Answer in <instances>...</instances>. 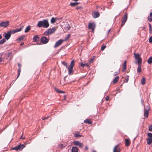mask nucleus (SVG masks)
Instances as JSON below:
<instances>
[{
  "mask_svg": "<svg viewBox=\"0 0 152 152\" xmlns=\"http://www.w3.org/2000/svg\"><path fill=\"white\" fill-rule=\"evenodd\" d=\"M49 25L48 20L44 19L42 20L39 21L38 22L37 26L39 28L43 27L47 28L49 26Z\"/></svg>",
  "mask_w": 152,
  "mask_h": 152,
  "instance_id": "obj_1",
  "label": "nucleus"
},
{
  "mask_svg": "<svg viewBox=\"0 0 152 152\" xmlns=\"http://www.w3.org/2000/svg\"><path fill=\"white\" fill-rule=\"evenodd\" d=\"M56 31V29L55 27H53L51 28L47 29L44 33V34L46 36H48L54 33Z\"/></svg>",
  "mask_w": 152,
  "mask_h": 152,
  "instance_id": "obj_2",
  "label": "nucleus"
},
{
  "mask_svg": "<svg viewBox=\"0 0 152 152\" xmlns=\"http://www.w3.org/2000/svg\"><path fill=\"white\" fill-rule=\"evenodd\" d=\"M23 28V26H22L20 28H18L16 29H12L10 31L9 33H10L11 34H13L15 33L21 31Z\"/></svg>",
  "mask_w": 152,
  "mask_h": 152,
  "instance_id": "obj_3",
  "label": "nucleus"
},
{
  "mask_svg": "<svg viewBox=\"0 0 152 152\" xmlns=\"http://www.w3.org/2000/svg\"><path fill=\"white\" fill-rule=\"evenodd\" d=\"M25 145H24L23 144H20L17 146L14 147L13 148V149L16 151H18V150L21 151L25 147Z\"/></svg>",
  "mask_w": 152,
  "mask_h": 152,
  "instance_id": "obj_4",
  "label": "nucleus"
},
{
  "mask_svg": "<svg viewBox=\"0 0 152 152\" xmlns=\"http://www.w3.org/2000/svg\"><path fill=\"white\" fill-rule=\"evenodd\" d=\"M123 18L124 19L122 20V23L121 25V26H124L128 18V14L127 13H125L123 16Z\"/></svg>",
  "mask_w": 152,
  "mask_h": 152,
  "instance_id": "obj_5",
  "label": "nucleus"
},
{
  "mask_svg": "<svg viewBox=\"0 0 152 152\" xmlns=\"http://www.w3.org/2000/svg\"><path fill=\"white\" fill-rule=\"evenodd\" d=\"M49 40V38H48L45 37L43 36L41 37V41L44 44H46L48 42Z\"/></svg>",
  "mask_w": 152,
  "mask_h": 152,
  "instance_id": "obj_6",
  "label": "nucleus"
},
{
  "mask_svg": "<svg viewBox=\"0 0 152 152\" xmlns=\"http://www.w3.org/2000/svg\"><path fill=\"white\" fill-rule=\"evenodd\" d=\"M9 25V22L8 21L2 22L0 23V26L1 27H6Z\"/></svg>",
  "mask_w": 152,
  "mask_h": 152,
  "instance_id": "obj_7",
  "label": "nucleus"
},
{
  "mask_svg": "<svg viewBox=\"0 0 152 152\" xmlns=\"http://www.w3.org/2000/svg\"><path fill=\"white\" fill-rule=\"evenodd\" d=\"M73 143L75 145L78 146L80 148H83V145L82 143L78 141H74L73 142Z\"/></svg>",
  "mask_w": 152,
  "mask_h": 152,
  "instance_id": "obj_8",
  "label": "nucleus"
},
{
  "mask_svg": "<svg viewBox=\"0 0 152 152\" xmlns=\"http://www.w3.org/2000/svg\"><path fill=\"white\" fill-rule=\"evenodd\" d=\"M3 35L4 36L5 38L7 40H8V39L10 38L11 34L9 31H7V33L4 32L3 34Z\"/></svg>",
  "mask_w": 152,
  "mask_h": 152,
  "instance_id": "obj_9",
  "label": "nucleus"
},
{
  "mask_svg": "<svg viewBox=\"0 0 152 152\" xmlns=\"http://www.w3.org/2000/svg\"><path fill=\"white\" fill-rule=\"evenodd\" d=\"M63 41H64V40L63 39H61L58 40L55 43V44L54 46V47L55 48H56L58 46L63 42Z\"/></svg>",
  "mask_w": 152,
  "mask_h": 152,
  "instance_id": "obj_10",
  "label": "nucleus"
},
{
  "mask_svg": "<svg viewBox=\"0 0 152 152\" xmlns=\"http://www.w3.org/2000/svg\"><path fill=\"white\" fill-rule=\"evenodd\" d=\"M92 15L94 18H98L100 16V14L99 12L97 11H95L92 14Z\"/></svg>",
  "mask_w": 152,
  "mask_h": 152,
  "instance_id": "obj_11",
  "label": "nucleus"
},
{
  "mask_svg": "<svg viewBox=\"0 0 152 152\" xmlns=\"http://www.w3.org/2000/svg\"><path fill=\"white\" fill-rule=\"evenodd\" d=\"M68 70V74L69 75H72L73 73V68L72 67H67V68Z\"/></svg>",
  "mask_w": 152,
  "mask_h": 152,
  "instance_id": "obj_12",
  "label": "nucleus"
},
{
  "mask_svg": "<svg viewBox=\"0 0 152 152\" xmlns=\"http://www.w3.org/2000/svg\"><path fill=\"white\" fill-rule=\"evenodd\" d=\"M95 27V26L93 23H90L88 24V28L89 29H91L92 31L94 29Z\"/></svg>",
  "mask_w": 152,
  "mask_h": 152,
  "instance_id": "obj_13",
  "label": "nucleus"
},
{
  "mask_svg": "<svg viewBox=\"0 0 152 152\" xmlns=\"http://www.w3.org/2000/svg\"><path fill=\"white\" fill-rule=\"evenodd\" d=\"M148 109L146 110H144V116L146 118H148V111L150 110V108L148 107Z\"/></svg>",
  "mask_w": 152,
  "mask_h": 152,
  "instance_id": "obj_14",
  "label": "nucleus"
},
{
  "mask_svg": "<svg viewBox=\"0 0 152 152\" xmlns=\"http://www.w3.org/2000/svg\"><path fill=\"white\" fill-rule=\"evenodd\" d=\"M39 39V37L38 35H36L34 36L33 38V41L34 42H37L38 41Z\"/></svg>",
  "mask_w": 152,
  "mask_h": 152,
  "instance_id": "obj_15",
  "label": "nucleus"
},
{
  "mask_svg": "<svg viewBox=\"0 0 152 152\" xmlns=\"http://www.w3.org/2000/svg\"><path fill=\"white\" fill-rule=\"evenodd\" d=\"M126 61H125L122 64V66H123L122 71L123 72H124L125 71L126 69Z\"/></svg>",
  "mask_w": 152,
  "mask_h": 152,
  "instance_id": "obj_16",
  "label": "nucleus"
},
{
  "mask_svg": "<svg viewBox=\"0 0 152 152\" xmlns=\"http://www.w3.org/2000/svg\"><path fill=\"white\" fill-rule=\"evenodd\" d=\"M120 148L118 147V145H116L114 148L113 152H120Z\"/></svg>",
  "mask_w": 152,
  "mask_h": 152,
  "instance_id": "obj_17",
  "label": "nucleus"
},
{
  "mask_svg": "<svg viewBox=\"0 0 152 152\" xmlns=\"http://www.w3.org/2000/svg\"><path fill=\"white\" fill-rule=\"evenodd\" d=\"M137 59V61H135V63L137 64V63L138 65H141L142 62V59L140 58Z\"/></svg>",
  "mask_w": 152,
  "mask_h": 152,
  "instance_id": "obj_18",
  "label": "nucleus"
},
{
  "mask_svg": "<svg viewBox=\"0 0 152 152\" xmlns=\"http://www.w3.org/2000/svg\"><path fill=\"white\" fill-rule=\"evenodd\" d=\"M78 148L77 147H73L71 150L72 152H77L78 151Z\"/></svg>",
  "mask_w": 152,
  "mask_h": 152,
  "instance_id": "obj_19",
  "label": "nucleus"
},
{
  "mask_svg": "<svg viewBox=\"0 0 152 152\" xmlns=\"http://www.w3.org/2000/svg\"><path fill=\"white\" fill-rule=\"evenodd\" d=\"M71 28L70 26L69 25V24L67 23L65 25V26L64 27V29H66V30H68L69 29Z\"/></svg>",
  "mask_w": 152,
  "mask_h": 152,
  "instance_id": "obj_20",
  "label": "nucleus"
},
{
  "mask_svg": "<svg viewBox=\"0 0 152 152\" xmlns=\"http://www.w3.org/2000/svg\"><path fill=\"white\" fill-rule=\"evenodd\" d=\"M147 144L149 145L152 142V139L151 138H148L147 139Z\"/></svg>",
  "mask_w": 152,
  "mask_h": 152,
  "instance_id": "obj_21",
  "label": "nucleus"
},
{
  "mask_svg": "<svg viewBox=\"0 0 152 152\" xmlns=\"http://www.w3.org/2000/svg\"><path fill=\"white\" fill-rule=\"evenodd\" d=\"M79 3L77 2L71 3L70 4V5L72 7H74L77 5Z\"/></svg>",
  "mask_w": 152,
  "mask_h": 152,
  "instance_id": "obj_22",
  "label": "nucleus"
},
{
  "mask_svg": "<svg viewBox=\"0 0 152 152\" xmlns=\"http://www.w3.org/2000/svg\"><path fill=\"white\" fill-rule=\"evenodd\" d=\"M119 77L118 76H116L113 80V82L114 83H116L118 80Z\"/></svg>",
  "mask_w": 152,
  "mask_h": 152,
  "instance_id": "obj_23",
  "label": "nucleus"
},
{
  "mask_svg": "<svg viewBox=\"0 0 152 152\" xmlns=\"http://www.w3.org/2000/svg\"><path fill=\"white\" fill-rule=\"evenodd\" d=\"M31 27L30 26H28L25 29L24 32L26 33L28 32L31 29Z\"/></svg>",
  "mask_w": 152,
  "mask_h": 152,
  "instance_id": "obj_24",
  "label": "nucleus"
},
{
  "mask_svg": "<svg viewBox=\"0 0 152 152\" xmlns=\"http://www.w3.org/2000/svg\"><path fill=\"white\" fill-rule=\"evenodd\" d=\"M84 122L85 123L88 124H91V123L90 120L88 119H86L84 121Z\"/></svg>",
  "mask_w": 152,
  "mask_h": 152,
  "instance_id": "obj_25",
  "label": "nucleus"
},
{
  "mask_svg": "<svg viewBox=\"0 0 152 152\" xmlns=\"http://www.w3.org/2000/svg\"><path fill=\"white\" fill-rule=\"evenodd\" d=\"M75 65L74 61L73 60L71 61L70 63L69 67L73 68Z\"/></svg>",
  "mask_w": 152,
  "mask_h": 152,
  "instance_id": "obj_26",
  "label": "nucleus"
},
{
  "mask_svg": "<svg viewBox=\"0 0 152 152\" xmlns=\"http://www.w3.org/2000/svg\"><path fill=\"white\" fill-rule=\"evenodd\" d=\"M147 62L149 64H151L152 63V56H151L148 58Z\"/></svg>",
  "mask_w": 152,
  "mask_h": 152,
  "instance_id": "obj_27",
  "label": "nucleus"
},
{
  "mask_svg": "<svg viewBox=\"0 0 152 152\" xmlns=\"http://www.w3.org/2000/svg\"><path fill=\"white\" fill-rule=\"evenodd\" d=\"M125 145L126 146H128L129 145V139H126L125 140Z\"/></svg>",
  "mask_w": 152,
  "mask_h": 152,
  "instance_id": "obj_28",
  "label": "nucleus"
},
{
  "mask_svg": "<svg viewBox=\"0 0 152 152\" xmlns=\"http://www.w3.org/2000/svg\"><path fill=\"white\" fill-rule=\"evenodd\" d=\"M141 65H138V67L137 68V72L140 73L141 72Z\"/></svg>",
  "mask_w": 152,
  "mask_h": 152,
  "instance_id": "obj_29",
  "label": "nucleus"
},
{
  "mask_svg": "<svg viewBox=\"0 0 152 152\" xmlns=\"http://www.w3.org/2000/svg\"><path fill=\"white\" fill-rule=\"evenodd\" d=\"M56 20V19L55 18H54V17H52L50 20V22L51 23H55Z\"/></svg>",
  "mask_w": 152,
  "mask_h": 152,
  "instance_id": "obj_30",
  "label": "nucleus"
},
{
  "mask_svg": "<svg viewBox=\"0 0 152 152\" xmlns=\"http://www.w3.org/2000/svg\"><path fill=\"white\" fill-rule=\"evenodd\" d=\"M145 78L144 77H143L141 80V83L144 85L145 84Z\"/></svg>",
  "mask_w": 152,
  "mask_h": 152,
  "instance_id": "obj_31",
  "label": "nucleus"
},
{
  "mask_svg": "<svg viewBox=\"0 0 152 152\" xmlns=\"http://www.w3.org/2000/svg\"><path fill=\"white\" fill-rule=\"evenodd\" d=\"M24 36H21L20 37H19L17 39V40L19 41H20L22 40H23L24 38Z\"/></svg>",
  "mask_w": 152,
  "mask_h": 152,
  "instance_id": "obj_32",
  "label": "nucleus"
},
{
  "mask_svg": "<svg viewBox=\"0 0 152 152\" xmlns=\"http://www.w3.org/2000/svg\"><path fill=\"white\" fill-rule=\"evenodd\" d=\"M134 57L136 59H137L140 58V55L138 54L134 53Z\"/></svg>",
  "mask_w": 152,
  "mask_h": 152,
  "instance_id": "obj_33",
  "label": "nucleus"
},
{
  "mask_svg": "<svg viewBox=\"0 0 152 152\" xmlns=\"http://www.w3.org/2000/svg\"><path fill=\"white\" fill-rule=\"evenodd\" d=\"M6 42V40L4 39H1V40H0V44H2L3 43L5 42Z\"/></svg>",
  "mask_w": 152,
  "mask_h": 152,
  "instance_id": "obj_34",
  "label": "nucleus"
},
{
  "mask_svg": "<svg viewBox=\"0 0 152 152\" xmlns=\"http://www.w3.org/2000/svg\"><path fill=\"white\" fill-rule=\"evenodd\" d=\"M106 47V46L105 45H104V44H103L101 46V50H103Z\"/></svg>",
  "mask_w": 152,
  "mask_h": 152,
  "instance_id": "obj_35",
  "label": "nucleus"
},
{
  "mask_svg": "<svg viewBox=\"0 0 152 152\" xmlns=\"http://www.w3.org/2000/svg\"><path fill=\"white\" fill-rule=\"evenodd\" d=\"M82 136V135L81 134H78L75 133L74 135V137H81Z\"/></svg>",
  "mask_w": 152,
  "mask_h": 152,
  "instance_id": "obj_36",
  "label": "nucleus"
},
{
  "mask_svg": "<svg viewBox=\"0 0 152 152\" xmlns=\"http://www.w3.org/2000/svg\"><path fill=\"white\" fill-rule=\"evenodd\" d=\"M70 36V34H68L67 36L65 37V40H66L68 39L69 38Z\"/></svg>",
  "mask_w": 152,
  "mask_h": 152,
  "instance_id": "obj_37",
  "label": "nucleus"
},
{
  "mask_svg": "<svg viewBox=\"0 0 152 152\" xmlns=\"http://www.w3.org/2000/svg\"><path fill=\"white\" fill-rule=\"evenodd\" d=\"M148 20L150 22L152 21V17L148 16Z\"/></svg>",
  "mask_w": 152,
  "mask_h": 152,
  "instance_id": "obj_38",
  "label": "nucleus"
},
{
  "mask_svg": "<svg viewBox=\"0 0 152 152\" xmlns=\"http://www.w3.org/2000/svg\"><path fill=\"white\" fill-rule=\"evenodd\" d=\"M61 63H62V64H63L64 66H66V68H67L68 67L67 66V64L66 62H65L64 61H62Z\"/></svg>",
  "mask_w": 152,
  "mask_h": 152,
  "instance_id": "obj_39",
  "label": "nucleus"
},
{
  "mask_svg": "<svg viewBox=\"0 0 152 152\" xmlns=\"http://www.w3.org/2000/svg\"><path fill=\"white\" fill-rule=\"evenodd\" d=\"M148 136L150 137L149 138H151L152 137V133H148Z\"/></svg>",
  "mask_w": 152,
  "mask_h": 152,
  "instance_id": "obj_40",
  "label": "nucleus"
},
{
  "mask_svg": "<svg viewBox=\"0 0 152 152\" xmlns=\"http://www.w3.org/2000/svg\"><path fill=\"white\" fill-rule=\"evenodd\" d=\"M58 148H61L62 149L63 148H64V145L63 144H61L60 145H58Z\"/></svg>",
  "mask_w": 152,
  "mask_h": 152,
  "instance_id": "obj_41",
  "label": "nucleus"
},
{
  "mask_svg": "<svg viewBox=\"0 0 152 152\" xmlns=\"http://www.w3.org/2000/svg\"><path fill=\"white\" fill-rule=\"evenodd\" d=\"M20 72V68L19 67L18 69V75L17 77V78L18 77H19V76Z\"/></svg>",
  "mask_w": 152,
  "mask_h": 152,
  "instance_id": "obj_42",
  "label": "nucleus"
},
{
  "mask_svg": "<svg viewBox=\"0 0 152 152\" xmlns=\"http://www.w3.org/2000/svg\"><path fill=\"white\" fill-rule=\"evenodd\" d=\"M148 130L149 131L152 132V125L149 126Z\"/></svg>",
  "mask_w": 152,
  "mask_h": 152,
  "instance_id": "obj_43",
  "label": "nucleus"
},
{
  "mask_svg": "<svg viewBox=\"0 0 152 152\" xmlns=\"http://www.w3.org/2000/svg\"><path fill=\"white\" fill-rule=\"evenodd\" d=\"M126 83H127L128 81V80H129V76L128 75H127L126 76Z\"/></svg>",
  "mask_w": 152,
  "mask_h": 152,
  "instance_id": "obj_44",
  "label": "nucleus"
},
{
  "mask_svg": "<svg viewBox=\"0 0 152 152\" xmlns=\"http://www.w3.org/2000/svg\"><path fill=\"white\" fill-rule=\"evenodd\" d=\"M149 42L150 43H152V37H150L149 39Z\"/></svg>",
  "mask_w": 152,
  "mask_h": 152,
  "instance_id": "obj_45",
  "label": "nucleus"
},
{
  "mask_svg": "<svg viewBox=\"0 0 152 152\" xmlns=\"http://www.w3.org/2000/svg\"><path fill=\"white\" fill-rule=\"evenodd\" d=\"M94 59V58H90L89 61V62L90 63L92 62L93 61Z\"/></svg>",
  "mask_w": 152,
  "mask_h": 152,
  "instance_id": "obj_46",
  "label": "nucleus"
},
{
  "mask_svg": "<svg viewBox=\"0 0 152 152\" xmlns=\"http://www.w3.org/2000/svg\"><path fill=\"white\" fill-rule=\"evenodd\" d=\"M85 65V64H83V63H82L81 64V66L83 68H84V66Z\"/></svg>",
  "mask_w": 152,
  "mask_h": 152,
  "instance_id": "obj_47",
  "label": "nucleus"
},
{
  "mask_svg": "<svg viewBox=\"0 0 152 152\" xmlns=\"http://www.w3.org/2000/svg\"><path fill=\"white\" fill-rule=\"evenodd\" d=\"M141 102L142 105H144V100L142 99L141 100Z\"/></svg>",
  "mask_w": 152,
  "mask_h": 152,
  "instance_id": "obj_48",
  "label": "nucleus"
},
{
  "mask_svg": "<svg viewBox=\"0 0 152 152\" xmlns=\"http://www.w3.org/2000/svg\"><path fill=\"white\" fill-rule=\"evenodd\" d=\"M118 73L117 72H115L113 74L114 76H115L116 75H118Z\"/></svg>",
  "mask_w": 152,
  "mask_h": 152,
  "instance_id": "obj_49",
  "label": "nucleus"
},
{
  "mask_svg": "<svg viewBox=\"0 0 152 152\" xmlns=\"http://www.w3.org/2000/svg\"><path fill=\"white\" fill-rule=\"evenodd\" d=\"M148 26H149V30H151V24L150 23H148Z\"/></svg>",
  "mask_w": 152,
  "mask_h": 152,
  "instance_id": "obj_50",
  "label": "nucleus"
},
{
  "mask_svg": "<svg viewBox=\"0 0 152 152\" xmlns=\"http://www.w3.org/2000/svg\"><path fill=\"white\" fill-rule=\"evenodd\" d=\"M57 92H59L61 93H64V92L63 91H57Z\"/></svg>",
  "mask_w": 152,
  "mask_h": 152,
  "instance_id": "obj_51",
  "label": "nucleus"
},
{
  "mask_svg": "<svg viewBox=\"0 0 152 152\" xmlns=\"http://www.w3.org/2000/svg\"><path fill=\"white\" fill-rule=\"evenodd\" d=\"M109 97L108 96H107L105 99V100L106 101H108L109 100Z\"/></svg>",
  "mask_w": 152,
  "mask_h": 152,
  "instance_id": "obj_52",
  "label": "nucleus"
},
{
  "mask_svg": "<svg viewBox=\"0 0 152 152\" xmlns=\"http://www.w3.org/2000/svg\"><path fill=\"white\" fill-rule=\"evenodd\" d=\"M85 66H86L88 67H89V64H88L87 63L86 64Z\"/></svg>",
  "mask_w": 152,
  "mask_h": 152,
  "instance_id": "obj_53",
  "label": "nucleus"
},
{
  "mask_svg": "<svg viewBox=\"0 0 152 152\" xmlns=\"http://www.w3.org/2000/svg\"><path fill=\"white\" fill-rule=\"evenodd\" d=\"M85 150H88V146H87L86 145L85 147Z\"/></svg>",
  "mask_w": 152,
  "mask_h": 152,
  "instance_id": "obj_54",
  "label": "nucleus"
},
{
  "mask_svg": "<svg viewBox=\"0 0 152 152\" xmlns=\"http://www.w3.org/2000/svg\"><path fill=\"white\" fill-rule=\"evenodd\" d=\"M150 16L152 17V12H151L150 14Z\"/></svg>",
  "mask_w": 152,
  "mask_h": 152,
  "instance_id": "obj_55",
  "label": "nucleus"
},
{
  "mask_svg": "<svg viewBox=\"0 0 152 152\" xmlns=\"http://www.w3.org/2000/svg\"><path fill=\"white\" fill-rule=\"evenodd\" d=\"M24 42H22V43L20 44V45L21 46H22V45H24Z\"/></svg>",
  "mask_w": 152,
  "mask_h": 152,
  "instance_id": "obj_56",
  "label": "nucleus"
},
{
  "mask_svg": "<svg viewBox=\"0 0 152 152\" xmlns=\"http://www.w3.org/2000/svg\"><path fill=\"white\" fill-rule=\"evenodd\" d=\"M48 117H46L45 118H44L42 120H45V119H47V118H48Z\"/></svg>",
  "mask_w": 152,
  "mask_h": 152,
  "instance_id": "obj_57",
  "label": "nucleus"
},
{
  "mask_svg": "<svg viewBox=\"0 0 152 152\" xmlns=\"http://www.w3.org/2000/svg\"><path fill=\"white\" fill-rule=\"evenodd\" d=\"M149 31L150 33H152V29L151 28V30H149Z\"/></svg>",
  "mask_w": 152,
  "mask_h": 152,
  "instance_id": "obj_58",
  "label": "nucleus"
},
{
  "mask_svg": "<svg viewBox=\"0 0 152 152\" xmlns=\"http://www.w3.org/2000/svg\"><path fill=\"white\" fill-rule=\"evenodd\" d=\"M18 66H19L20 67H20H21V65H20V64L18 63Z\"/></svg>",
  "mask_w": 152,
  "mask_h": 152,
  "instance_id": "obj_59",
  "label": "nucleus"
},
{
  "mask_svg": "<svg viewBox=\"0 0 152 152\" xmlns=\"http://www.w3.org/2000/svg\"><path fill=\"white\" fill-rule=\"evenodd\" d=\"M2 61V58L1 57H0V62Z\"/></svg>",
  "mask_w": 152,
  "mask_h": 152,
  "instance_id": "obj_60",
  "label": "nucleus"
},
{
  "mask_svg": "<svg viewBox=\"0 0 152 152\" xmlns=\"http://www.w3.org/2000/svg\"><path fill=\"white\" fill-rule=\"evenodd\" d=\"M20 139H25V137H22V136H21L20 137Z\"/></svg>",
  "mask_w": 152,
  "mask_h": 152,
  "instance_id": "obj_61",
  "label": "nucleus"
},
{
  "mask_svg": "<svg viewBox=\"0 0 152 152\" xmlns=\"http://www.w3.org/2000/svg\"><path fill=\"white\" fill-rule=\"evenodd\" d=\"M111 30V29L110 28L108 31V34H109V32L110 31V30Z\"/></svg>",
  "mask_w": 152,
  "mask_h": 152,
  "instance_id": "obj_62",
  "label": "nucleus"
},
{
  "mask_svg": "<svg viewBox=\"0 0 152 152\" xmlns=\"http://www.w3.org/2000/svg\"><path fill=\"white\" fill-rule=\"evenodd\" d=\"M55 90L57 92V91H59L57 88H55Z\"/></svg>",
  "mask_w": 152,
  "mask_h": 152,
  "instance_id": "obj_63",
  "label": "nucleus"
},
{
  "mask_svg": "<svg viewBox=\"0 0 152 152\" xmlns=\"http://www.w3.org/2000/svg\"><path fill=\"white\" fill-rule=\"evenodd\" d=\"M2 36L1 35H0V39L2 38Z\"/></svg>",
  "mask_w": 152,
  "mask_h": 152,
  "instance_id": "obj_64",
  "label": "nucleus"
}]
</instances>
